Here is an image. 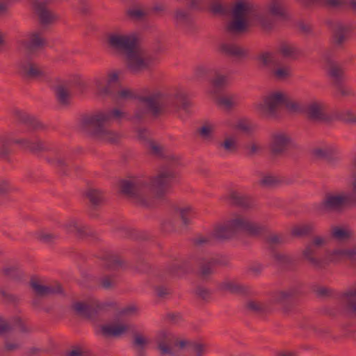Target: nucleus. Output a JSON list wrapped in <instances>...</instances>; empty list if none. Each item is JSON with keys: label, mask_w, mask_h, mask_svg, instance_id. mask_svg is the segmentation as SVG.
<instances>
[{"label": "nucleus", "mask_w": 356, "mask_h": 356, "mask_svg": "<svg viewBox=\"0 0 356 356\" xmlns=\"http://www.w3.org/2000/svg\"><path fill=\"white\" fill-rule=\"evenodd\" d=\"M86 196L89 198L90 202L93 204H97L101 200V195L99 192L95 189H90L86 192Z\"/></svg>", "instance_id": "c9c22d12"}, {"label": "nucleus", "mask_w": 356, "mask_h": 356, "mask_svg": "<svg viewBox=\"0 0 356 356\" xmlns=\"http://www.w3.org/2000/svg\"><path fill=\"white\" fill-rule=\"evenodd\" d=\"M350 5L353 8L356 9V0H351Z\"/></svg>", "instance_id": "338daca9"}, {"label": "nucleus", "mask_w": 356, "mask_h": 356, "mask_svg": "<svg viewBox=\"0 0 356 356\" xmlns=\"http://www.w3.org/2000/svg\"><path fill=\"white\" fill-rule=\"evenodd\" d=\"M276 178L271 175H264L260 179L259 182L261 185L268 186L276 182Z\"/></svg>", "instance_id": "ea45409f"}, {"label": "nucleus", "mask_w": 356, "mask_h": 356, "mask_svg": "<svg viewBox=\"0 0 356 356\" xmlns=\"http://www.w3.org/2000/svg\"><path fill=\"white\" fill-rule=\"evenodd\" d=\"M258 60L264 66L275 65L277 63L275 54L270 51L261 53L257 58Z\"/></svg>", "instance_id": "393cba45"}, {"label": "nucleus", "mask_w": 356, "mask_h": 356, "mask_svg": "<svg viewBox=\"0 0 356 356\" xmlns=\"http://www.w3.org/2000/svg\"><path fill=\"white\" fill-rule=\"evenodd\" d=\"M338 153L337 147L333 144H325L316 147L313 150L315 157L331 161L332 156Z\"/></svg>", "instance_id": "ddd939ff"}, {"label": "nucleus", "mask_w": 356, "mask_h": 356, "mask_svg": "<svg viewBox=\"0 0 356 356\" xmlns=\"http://www.w3.org/2000/svg\"><path fill=\"white\" fill-rule=\"evenodd\" d=\"M120 72H109L106 76L97 75L92 79L95 92L97 96L105 97L112 92L113 88L119 83L120 80Z\"/></svg>", "instance_id": "0eeeda50"}, {"label": "nucleus", "mask_w": 356, "mask_h": 356, "mask_svg": "<svg viewBox=\"0 0 356 356\" xmlns=\"http://www.w3.org/2000/svg\"><path fill=\"white\" fill-rule=\"evenodd\" d=\"M265 11L268 15L279 17L284 15V8L280 2L273 0L266 6Z\"/></svg>", "instance_id": "dca6fc26"}, {"label": "nucleus", "mask_w": 356, "mask_h": 356, "mask_svg": "<svg viewBox=\"0 0 356 356\" xmlns=\"http://www.w3.org/2000/svg\"><path fill=\"white\" fill-rule=\"evenodd\" d=\"M182 222L185 225L189 223L195 216L193 207L191 205H184L177 209Z\"/></svg>", "instance_id": "2eb2a0df"}, {"label": "nucleus", "mask_w": 356, "mask_h": 356, "mask_svg": "<svg viewBox=\"0 0 356 356\" xmlns=\"http://www.w3.org/2000/svg\"><path fill=\"white\" fill-rule=\"evenodd\" d=\"M341 118L346 121L349 122H355L356 116L353 115L352 111L347 110L343 113V115L341 116Z\"/></svg>", "instance_id": "3c124183"}, {"label": "nucleus", "mask_w": 356, "mask_h": 356, "mask_svg": "<svg viewBox=\"0 0 356 356\" xmlns=\"http://www.w3.org/2000/svg\"><path fill=\"white\" fill-rule=\"evenodd\" d=\"M65 229L66 232H69V233H73V232L79 231L77 221L75 219L70 220L65 225Z\"/></svg>", "instance_id": "4c0bfd02"}, {"label": "nucleus", "mask_w": 356, "mask_h": 356, "mask_svg": "<svg viewBox=\"0 0 356 356\" xmlns=\"http://www.w3.org/2000/svg\"><path fill=\"white\" fill-rule=\"evenodd\" d=\"M334 29L348 35L350 33L351 26L348 24L339 23Z\"/></svg>", "instance_id": "37998d69"}, {"label": "nucleus", "mask_w": 356, "mask_h": 356, "mask_svg": "<svg viewBox=\"0 0 356 356\" xmlns=\"http://www.w3.org/2000/svg\"><path fill=\"white\" fill-rule=\"evenodd\" d=\"M38 238L40 241L46 243L52 241L56 236L48 232H41L38 235Z\"/></svg>", "instance_id": "de8ad7c7"}, {"label": "nucleus", "mask_w": 356, "mask_h": 356, "mask_svg": "<svg viewBox=\"0 0 356 356\" xmlns=\"http://www.w3.org/2000/svg\"><path fill=\"white\" fill-rule=\"evenodd\" d=\"M191 350L196 356H201V354L205 352V348L201 343H195L191 346Z\"/></svg>", "instance_id": "a19ab883"}, {"label": "nucleus", "mask_w": 356, "mask_h": 356, "mask_svg": "<svg viewBox=\"0 0 356 356\" xmlns=\"http://www.w3.org/2000/svg\"><path fill=\"white\" fill-rule=\"evenodd\" d=\"M346 259L354 261L356 260V248L345 249Z\"/></svg>", "instance_id": "8fccbe9b"}, {"label": "nucleus", "mask_w": 356, "mask_h": 356, "mask_svg": "<svg viewBox=\"0 0 356 356\" xmlns=\"http://www.w3.org/2000/svg\"><path fill=\"white\" fill-rule=\"evenodd\" d=\"M159 348L162 355H167L171 354L170 348L163 342H160L159 344Z\"/></svg>", "instance_id": "864d4df0"}, {"label": "nucleus", "mask_w": 356, "mask_h": 356, "mask_svg": "<svg viewBox=\"0 0 356 356\" xmlns=\"http://www.w3.org/2000/svg\"><path fill=\"white\" fill-rule=\"evenodd\" d=\"M346 259L345 249L337 248L327 253V259L329 261H337Z\"/></svg>", "instance_id": "bb28decb"}, {"label": "nucleus", "mask_w": 356, "mask_h": 356, "mask_svg": "<svg viewBox=\"0 0 356 356\" xmlns=\"http://www.w3.org/2000/svg\"><path fill=\"white\" fill-rule=\"evenodd\" d=\"M325 243L326 238L321 236H316L311 242V244L315 248L321 247L324 245Z\"/></svg>", "instance_id": "49530a36"}, {"label": "nucleus", "mask_w": 356, "mask_h": 356, "mask_svg": "<svg viewBox=\"0 0 356 356\" xmlns=\"http://www.w3.org/2000/svg\"><path fill=\"white\" fill-rule=\"evenodd\" d=\"M342 301L348 310L356 313V286L343 296Z\"/></svg>", "instance_id": "a211bd4d"}, {"label": "nucleus", "mask_w": 356, "mask_h": 356, "mask_svg": "<svg viewBox=\"0 0 356 356\" xmlns=\"http://www.w3.org/2000/svg\"><path fill=\"white\" fill-rule=\"evenodd\" d=\"M218 104L225 109H229L236 106L238 101L235 95H225L220 97L218 100Z\"/></svg>", "instance_id": "b1692460"}, {"label": "nucleus", "mask_w": 356, "mask_h": 356, "mask_svg": "<svg viewBox=\"0 0 356 356\" xmlns=\"http://www.w3.org/2000/svg\"><path fill=\"white\" fill-rule=\"evenodd\" d=\"M222 287L224 289H226V290H229V291L234 290L233 285L230 283L225 284Z\"/></svg>", "instance_id": "680f3d73"}, {"label": "nucleus", "mask_w": 356, "mask_h": 356, "mask_svg": "<svg viewBox=\"0 0 356 356\" xmlns=\"http://www.w3.org/2000/svg\"><path fill=\"white\" fill-rule=\"evenodd\" d=\"M294 141L290 134L284 131H277L271 135L270 149L275 153H280L293 145Z\"/></svg>", "instance_id": "9d476101"}, {"label": "nucleus", "mask_w": 356, "mask_h": 356, "mask_svg": "<svg viewBox=\"0 0 356 356\" xmlns=\"http://www.w3.org/2000/svg\"><path fill=\"white\" fill-rule=\"evenodd\" d=\"M107 42L111 48L124 51L126 55L137 47V38L134 33H111L108 35Z\"/></svg>", "instance_id": "423d86ee"}, {"label": "nucleus", "mask_w": 356, "mask_h": 356, "mask_svg": "<svg viewBox=\"0 0 356 356\" xmlns=\"http://www.w3.org/2000/svg\"><path fill=\"white\" fill-rule=\"evenodd\" d=\"M284 104L287 111L290 113H300L305 110L300 104L296 101L288 100L287 99Z\"/></svg>", "instance_id": "7c9ffc66"}, {"label": "nucleus", "mask_w": 356, "mask_h": 356, "mask_svg": "<svg viewBox=\"0 0 356 356\" xmlns=\"http://www.w3.org/2000/svg\"><path fill=\"white\" fill-rule=\"evenodd\" d=\"M3 33L0 31V45L3 43Z\"/></svg>", "instance_id": "774afa93"}, {"label": "nucleus", "mask_w": 356, "mask_h": 356, "mask_svg": "<svg viewBox=\"0 0 356 356\" xmlns=\"http://www.w3.org/2000/svg\"><path fill=\"white\" fill-rule=\"evenodd\" d=\"M73 309L79 314H83L87 312V305L83 302H76L73 305Z\"/></svg>", "instance_id": "09e8293b"}, {"label": "nucleus", "mask_w": 356, "mask_h": 356, "mask_svg": "<svg viewBox=\"0 0 356 356\" xmlns=\"http://www.w3.org/2000/svg\"><path fill=\"white\" fill-rule=\"evenodd\" d=\"M261 227L247 218L238 216L227 221L225 225L218 227L215 231V236L218 238L229 237L233 234L245 231L251 234H257Z\"/></svg>", "instance_id": "20e7f679"}, {"label": "nucleus", "mask_w": 356, "mask_h": 356, "mask_svg": "<svg viewBox=\"0 0 356 356\" xmlns=\"http://www.w3.org/2000/svg\"><path fill=\"white\" fill-rule=\"evenodd\" d=\"M135 331L134 325L120 321L106 323L99 327V332L107 337H120L128 333L135 334Z\"/></svg>", "instance_id": "6e6552de"}, {"label": "nucleus", "mask_w": 356, "mask_h": 356, "mask_svg": "<svg viewBox=\"0 0 356 356\" xmlns=\"http://www.w3.org/2000/svg\"><path fill=\"white\" fill-rule=\"evenodd\" d=\"M352 231L345 227H334L332 229V236L339 241H343L347 238H349L352 236Z\"/></svg>", "instance_id": "aec40b11"}, {"label": "nucleus", "mask_w": 356, "mask_h": 356, "mask_svg": "<svg viewBox=\"0 0 356 356\" xmlns=\"http://www.w3.org/2000/svg\"><path fill=\"white\" fill-rule=\"evenodd\" d=\"M347 36H348L347 35H346L343 33H341L335 29L334 31L333 40H334V43H336L337 44H342L346 40Z\"/></svg>", "instance_id": "79ce46f5"}, {"label": "nucleus", "mask_w": 356, "mask_h": 356, "mask_svg": "<svg viewBox=\"0 0 356 356\" xmlns=\"http://www.w3.org/2000/svg\"><path fill=\"white\" fill-rule=\"evenodd\" d=\"M19 65L23 71L29 75L37 76L40 73L38 67L30 62L27 63L26 64H24L22 62H21Z\"/></svg>", "instance_id": "c756f323"}, {"label": "nucleus", "mask_w": 356, "mask_h": 356, "mask_svg": "<svg viewBox=\"0 0 356 356\" xmlns=\"http://www.w3.org/2000/svg\"><path fill=\"white\" fill-rule=\"evenodd\" d=\"M188 16L186 11L184 10H178L175 12V17L177 21H182Z\"/></svg>", "instance_id": "6e6d98bb"}, {"label": "nucleus", "mask_w": 356, "mask_h": 356, "mask_svg": "<svg viewBox=\"0 0 356 356\" xmlns=\"http://www.w3.org/2000/svg\"><path fill=\"white\" fill-rule=\"evenodd\" d=\"M6 9V7L0 3V13H3Z\"/></svg>", "instance_id": "69168bd1"}, {"label": "nucleus", "mask_w": 356, "mask_h": 356, "mask_svg": "<svg viewBox=\"0 0 356 356\" xmlns=\"http://www.w3.org/2000/svg\"><path fill=\"white\" fill-rule=\"evenodd\" d=\"M126 62L129 70L136 73L149 67L152 63V59L144 56L136 47L126 55Z\"/></svg>", "instance_id": "1a4fd4ad"}, {"label": "nucleus", "mask_w": 356, "mask_h": 356, "mask_svg": "<svg viewBox=\"0 0 356 356\" xmlns=\"http://www.w3.org/2000/svg\"><path fill=\"white\" fill-rule=\"evenodd\" d=\"M341 70L335 65L331 67L329 70V74L334 78H338L341 76Z\"/></svg>", "instance_id": "603ef678"}, {"label": "nucleus", "mask_w": 356, "mask_h": 356, "mask_svg": "<svg viewBox=\"0 0 356 356\" xmlns=\"http://www.w3.org/2000/svg\"><path fill=\"white\" fill-rule=\"evenodd\" d=\"M220 147L227 152H232L237 149L238 139L235 136H227L220 143Z\"/></svg>", "instance_id": "412c9836"}, {"label": "nucleus", "mask_w": 356, "mask_h": 356, "mask_svg": "<svg viewBox=\"0 0 356 356\" xmlns=\"http://www.w3.org/2000/svg\"><path fill=\"white\" fill-rule=\"evenodd\" d=\"M134 346L138 349H143L148 343L149 339L145 336L136 333L134 335Z\"/></svg>", "instance_id": "c85d7f7f"}, {"label": "nucleus", "mask_w": 356, "mask_h": 356, "mask_svg": "<svg viewBox=\"0 0 356 356\" xmlns=\"http://www.w3.org/2000/svg\"><path fill=\"white\" fill-rule=\"evenodd\" d=\"M115 284L114 280L110 277H104L102 280L101 284L105 289H108Z\"/></svg>", "instance_id": "5fc2aeb1"}, {"label": "nucleus", "mask_w": 356, "mask_h": 356, "mask_svg": "<svg viewBox=\"0 0 356 356\" xmlns=\"http://www.w3.org/2000/svg\"><path fill=\"white\" fill-rule=\"evenodd\" d=\"M314 252L315 247H314L311 243L309 244L303 251V255L305 258L312 264H316V260L312 256L314 254Z\"/></svg>", "instance_id": "72a5a7b5"}, {"label": "nucleus", "mask_w": 356, "mask_h": 356, "mask_svg": "<svg viewBox=\"0 0 356 356\" xmlns=\"http://www.w3.org/2000/svg\"><path fill=\"white\" fill-rule=\"evenodd\" d=\"M51 0H35L33 5L37 10L40 20L42 24H49L57 19V16L48 10L44 8Z\"/></svg>", "instance_id": "f8f14e48"}, {"label": "nucleus", "mask_w": 356, "mask_h": 356, "mask_svg": "<svg viewBox=\"0 0 356 356\" xmlns=\"http://www.w3.org/2000/svg\"><path fill=\"white\" fill-rule=\"evenodd\" d=\"M11 143L18 144L24 147H29V142L26 139H17L10 140L9 139H7L6 137L1 136L0 137V154H5L6 151L4 149L6 146H8Z\"/></svg>", "instance_id": "5701e85b"}, {"label": "nucleus", "mask_w": 356, "mask_h": 356, "mask_svg": "<svg viewBox=\"0 0 356 356\" xmlns=\"http://www.w3.org/2000/svg\"><path fill=\"white\" fill-rule=\"evenodd\" d=\"M213 130L214 126L213 124L210 123H206L200 129L199 131L203 138L207 139L210 138Z\"/></svg>", "instance_id": "473e14b6"}, {"label": "nucleus", "mask_w": 356, "mask_h": 356, "mask_svg": "<svg viewBox=\"0 0 356 356\" xmlns=\"http://www.w3.org/2000/svg\"><path fill=\"white\" fill-rule=\"evenodd\" d=\"M68 356H81V353L79 350H74L69 353Z\"/></svg>", "instance_id": "052dcab7"}, {"label": "nucleus", "mask_w": 356, "mask_h": 356, "mask_svg": "<svg viewBox=\"0 0 356 356\" xmlns=\"http://www.w3.org/2000/svg\"><path fill=\"white\" fill-rule=\"evenodd\" d=\"M128 15L135 19H138L144 15V12L140 8H131L128 10Z\"/></svg>", "instance_id": "c03bdc74"}, {"label": "nucleus", "mask_w": 356, "mask_h": 356, "mask_svg": "<svg viewBox=\"0 0 356 356\" xmlns=\"http://www.w3.org/2000/svg\"><path fill=\"white\" fill-rule=\"evenodd\" d=\"M43 44V40L37 33H32L29 35L26 40H22L21 44L22 47L27 51L31 50L35 47H40Z\"/></svg>", "instance_id": "4468645a"}, {"label": "nucleus", "mask_w": 356, "mask_h": 356, "mask_svg": "<svg viewBox=\"0 0 356 356\" xmlns=\"http://www.w3.org/2000/svg\"><path fill=\"white\" fill-rule=\"evenodd\" d=\"M261 270V268H258L257 269H254V268H250V270L254 273L255 274L258 273Z\"/></svg>", "instance_id": "0e129e2a"}, {"label": "nucleus", "mask_w": 356, "mask_h": 356, "mask_svg": "<svg viewBox=\"0 0 356 356\" xmlns=\"http://www.w3.org/2000/svg\"><path fill=\"white\" fill-rule=\"evenodd\" d=\"M211 10L214 13H220L223 10L222 5L219 3H213L210 6Z\"/></svg>", "instance_id": "13d9d810"}, {"label": "nucleus", "mask_w": 356, "mask_h": 356, "mask_svg": "<svg viewBox=\"0 0 356 356\" xmlns=\"http://www.w3.org/2000/svg\"><path fill=\"white\" fill-rule=\"evenodd\" d=\"M275 76L278 79H285L291 76V72L289 67H279L273 72Z\"/></svg>", "instance_id": "2f4dec72"}, {"label": "nucleus", "mask_w": 356, "mask_h": 356, "mask_svg": "<svg viewBox=\"0 0 356 356\" xmlns=\"http://www.w3.org/2000/svg\"><path fill=\"white\" fill-rule=\"evenodd\" d=\"M222 50L227 53H229L232 54H235V55H240L242 53V51L240 49H238V47L227 45V44H225L222 46Z\"/></svg>", "instance_id": "a18cd8bd"}, {"label": "nucleus", "mask_w": 356, "mask_h": 356, "mask_svg": "<svg viewBox=\"0 0 356 356\" xmlns=\"http://www.w3.org/2000/svg\"><path fill=\"white\" fill-rule=\"evenodd\" d=\"M31 285L35 293L40 296L61 293L60 286H58L56 290H54L50 287L44 286L38 281H32Z\"/></svg>", "instance_id": "f3484780"}, {"label": "nucleus", "mask_w": 356, "mask_h": 356, "mask_svg": "<svg viewBox=\"0 0 356 356\" xmlns=\"http://www.w3.org/2000/svg\"><path fill=\"white\" fill-rule=\"evenodd\" d=\"M161 95L155 94L147 97L145 101V104L153 111H157V109L160 105L159 99Z\"/></svg>", "instance_id": "cd10ccee"}, {"label": "nucleus", "mask_w": 356, "mask_h": 356, "mask_svg": "<svg viewBox=\"0 0 356 356\" xmlns=\"http://www.w3.org/2000/svg\"><path fill=\"white\" fill-rule=\"evenodd\" d=\"M131 96L132 93L131 90H129V89L123 88L120 90V91L119 92V97L122 99L129 98L131 97Z\"/></svg>", "instance_id": "4d7b16f0"}, {"label": "nucleus", "mask_w": 356, "mask_h": 356, "mask_svg": "<svg viewBox=\"0 0 356 356\" xmlns=\"http://www.w3.org/2000/svg\"><path fill=\"white\" fill-rule=\"evenodd\" d=\"M278 51L284 57H291L296 53V47L289 43H282L278 47Z\"/></svg>", "instance_id": "a878e982"}, {"label": "nucleus", "mask_w": 356, "mask_h": 356, "mask_svg": "<svg viewBox=\"0 0 356 356\" xmlns=\"http://www.w3.org/2000/svg\"><path fill=\"white\" fill-rule=\"evenodd\" d=\"M227 79L225 75L217 74L211 81V83L214 87H220L225 85Z\"/></svg>", "instance_id": "e433bc0d"}, {"label": "nucleus", "mask_w": 356, "mask_h": 356, "mask_svg": "<svg viewBox=\"0 0 356 356\" xmlns=\"http://www.w3.org/2000/svg\"><path fill=\"white\" fill-rule=\"evenodd\" d=\"M122 113L120 110L102 111L89 116L86 123L92 129V136L98 140L114 143L120 135L117 132L108 129L106 124L113 118H120Z\"/></svg>", "instance_id": "f03ea898"}, {"label": "nucleus", "mask_w": 356, "mask_h": 356, "mask_svg": "<svg viewBox=\"0 0 356 356\" xmlns=\"http://www.w3.org/2000/svg\"><path fill=\"white\" fill-rule=\"evenodd\" d=\"M324 104L321 102H312L307 108V113L314 119H319L321 118Z\"/></svg>", "instance_id": "6ab92c4d"}, {"label": "nucleus", "mask_w": 356, "mask_h": 356, "mask_svg": "<svg viewBox=\"0 0 356 356\" xmlns=\"http://www.w3.org/2000/svg\"><path fill=\"white\" fill-rule=\"evenodd\" d=\"M249 307H250L251 309H255V310H257V309H259V307H258V306H257L254 303H252V302H251V303H250V304H249Z\"/></svg>", "instance_id": "e2e57ef3"}, {"label": "nucleus", "mask_w": 356, "mask_h": 356, "mask_svg": "<svg viewBox=\"0 0 356 356\" xmlns=\"http://www.w3.org/2000/svg\"><path fill=\"white\" fill-rule=\"evenodd\" d=\"M55 92L58 100L61 104H66L69 99L70 93L66 83L58 84L55 88Z\"/></svg>", "instance_id": "4be33fe9"}, {"label": "nucleus", "mask_w": 356, "mask_h": 356, "mask_svg": "<svg viewBox=\"0 0 356 356\" xmlns=\"http://www.w3.org/2000/svg\"><path fill=\"white\" fill-rule=\"evenodd\" d=\"M174 177L175 175L171 170H165L160 172L157 177L152 179L149 186L124 180L120 182V187L122 193L129 195L137 194L143 187H148L152 193L159 195L170 184Z\"/></svg>", "instance_id": "7ed1b4c3"}, {"label": "nucleus", "mask_w": 356, "mask_h": 356, "mask_svg": "<svg viewBox=\"0 0 356 356\" xmlns=\"http://www.w3.org/2000/svg\"><path fill=\"white\" fill-rule=\"evenodd\" d=\"M233 20L228 24V30L232 33H240L253 24H263L261 14L257 6L249 0H241L236 3L233 11Z\"/></svg>", "instance_id": "f257e3e1"}, {"label": "nucleus", "mask_w": 356, "mask_h": 356, "mask_svg": "<svg viewBox=\"0 0 356 356\" xmlns=\"http://www.w3.org/2000/svg\"><path fill=\"white\" fill-rule=\"evenodd\" d=\"M312 229L310 225H302L294 227L292 230V233L296 236H300L309 232Z\"/></svg>", "instance_id": "f704fd0d"}, {"label": "nucleus", "mask_w": 356, "mask_h": 356, "mask_svg": "<svg viewBox=\"0 0 356 356\" xmlns=\"http://www.w3.org/2000/svg\"><path fill=\"white\" fill-rule=\"evenodd\" d=\"M288 95L283 90H275L266 94L262 99L254 104L256 111L266 118L275 116L280 105L287 99Z\"/></svg>", "instance_id": "39448f33"}, {"label": "nucleus", "mask_w": 356, "mask_h": 356, "mask_svg": "<svg viewBox=\"0 0 356 356\" xmlns=\"http://www.w3.org/2000/svg\"><path fill=\"white\" fill-rule=\"evenodd\" d=\"M346 204H349L347 200L346 193H337L328 195L321 207L325 211L339 209Z\"/></svg>", "instance_id": "9b49d317"}, {"label": "nucleus", "mask_w": 356, "mask_h": 356, "mask_svg": "<svg viewBox=\"0 0 356 356\" xmlns=\"http://www.w3.org/2000/svg\"><path fill=\"white\" fill-rule=\"evenodd\" d=\"M347 200L349 204L356 206V181L352 184V191L346 193Z\"/></svg>", "instance_id": "58836bf2"}, {"label": "nucleus", "mask_w": 356, "mask_h": 356, "mask_svg": "<svg viewBox=\"0 0 356 356\" xmlns=\"http://www.w3.org/2000/svg\"><path fill=\"white\" fill-rule=\"evenodd\" d=\"M169 337V334L166 332H161L159 334V340H164V339H168Z\"/></svg>", "instance_id": "bf43d9fd"}]
</instances>
